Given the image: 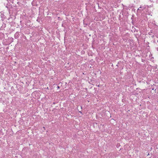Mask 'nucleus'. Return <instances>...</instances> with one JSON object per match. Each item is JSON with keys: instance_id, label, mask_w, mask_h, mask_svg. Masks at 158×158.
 I'll use <instances>...</instances> for the list:
<instances>
[{"instance_id": "f257e3e1", "label": "nucleus", "mask_w": 158, "mask_h": 158, "mask_svg": "<svg viewBox=\"0 0 158 158\" xmlns=\"http://www.w3.org/2000/svg\"><path fill=\"white\" fill-rule=\"evenodd\" d=\"M57 88L58 89H59L60 88V87L59 86H58L57 87Z\"/></svg>"}, {"instance_id": "20e7f679", "label": "nucleus", "mask_w": 158, "mask_h": 158, "mask_svg": "<svg viewBox=\"0 0 158 158\" xmlns=\"http://www.w3.org/2000/svg\"><path fill=\"white\" fill-rule=\"evenodd\" d=\"M158 42V41H157Z\"/></svg>"}, {"instance_id": "f03ea898", "label": "nucleus", "mask_w": 158, "mask_h": 158, "mask_svg": "<svg viewBox=\"0 0 158 158\" xmlns=\"http://www.w3.org/2000/svg\"><path fill=\"white\" fill-rule=\"evenodd\" d=\"M79 112L81 113V114H82V112L81 111H79Z\"/></svg>"}, {"instance_id": "7ed1b4c3", "label": "nucleus", "mask_w": 158, "mask_h": 158, "mask_svg": "<svg viewBox=\"0 0 158 158\" xmlns=\"http://www.w3.org/2000/svg\"><path fill=\"white\" fill-rule=\"evenodd\" d=\"M47 89H48V87H47Z\"/></svg>"}]
</instances>
